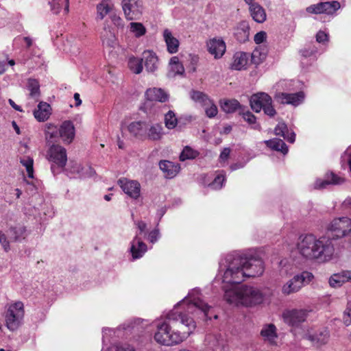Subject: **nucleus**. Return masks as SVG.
<instances>
[{
    "label": "nucleus",
    "mask_w": 351,
    "mask_h": 351,
    "mask_svg": "<svg viewBox=\"0 0 351 351\" xmlns=\"http://www.w3.org/2000/svg\"><path fill=\"white\" fill-rule=\"evenodd\" d=\"M210 308L202 300L199 289L191 290L172 310L155 321L154 339L167 346L182 343L195 329V318L207 319Z\"/></svg>",
    "instance_id": "obj_1"
},
{
    "label": "nucleus",
    "mask_w": 351,
    "mask_h": 351,
    "mask_svg": "<svg viewBox=\"0 0 351 351\" xmlns=\"http://www.w3.org/2000/svg\"><path fill=\"white\" fill-rule=\"evenodd\" d=\"M241 252L226 254L219 262L217 277L221 280L224 300L234 306H253L261 304L265 298L263 291L252 286L239 285L245 280Z\"/></svg>",
    "instance_id": "obj_2"
},
{
    "label": "nucleus",
    "mask_w": 351,
    "mask_h": 351,
    "mask_svg": "<svg viewBox=\"0 0 351 351\" xmlns=\"http://www.w3.org/2000/svg\"><path fill=\"white\" fill-rule=\"evenodd\" d=\"M297 251L306 261L325 263L332 258L335 247L329 238L307 234L299 237Z\"/></svg>",
    "instance_id": "obj_3"
},
{
    "label": "nucleus",
    "mask_w": 351,
    "mask_h": 351,
    "mask_svg": "<svg viewBox=\"0 0 351 351\" xmlns=\"http://www.w3.org/2000/svg\"><path fill=\"white\" fill-rule=\"evenodd\" d=\"M135 322L128 321L117 328H104L102 329L103 348L101 351H136L142 348L147 341L144 336H135L129 341H118L114 338L119 337L123 331H130L135 327Z\"/></svg>",
    "instance_id": "obj_4"
},
{
    "label": "nucleus",
    "mask_w": 351,
    "mask_h": 351,
    "mask_svg": "<svg viewBox=\"0 0 351 351\" xmlns=\"http://www.w3.org/2000/svg\"><path fill=\"white\" fill-rule=\"evenodd\" d=\"M313 278V274L307 271L296 274L283 284L281 288L282 293L285 295L295 293L300 291L303 287L309 284Z\"/></svg>",
    "instance_id": "obj_5"
},
{
    "label": "nucleus",
    "mask_w": 351,
    "mask_h": 351,
    "mask_svg": "<svg viewBox=\"0 0 351 351\" xmlns=\"http://www.w3.org/2000/svg\"><path fill=\"white\" fill-rule=\"evenodd\" d=\"M241 253L242 258L247 261V262L243 264L245 279L261 276L265 271L263 260L260 258L256 254H253L251 250L248 252Z\"/></svg>",
    "instance_id": "obj_6"
},
{
    "label": "nucleus",
    "mask_w": 351,
    "mask_h": 351,
    "mask_svg": "<svg viewBox=\"0 0 351 351\" xmlns=\"http://www.w3.org/2000/svg\"><path fill=\"white\" fill-rule=\"evenodd\" d=\"M47 158L51 163V169L55 175L62 169L67 162L66 150L62 146L53 144L47 150Z\"/></svg>",
    "instance_id": "obj_7"
},
{
    "label": "nucleus",
    "mask_w": 351,
    "mask_h": 351,
    "mask_svg": "<svg viewBox=\"0 0 351 351\" xmlns=\"http://www.w3.org/2000/svg\"><path fill=\"white\" fill-rule=\"evenodd\" d=\"M24 317V306L18 301L10 304L5 313V326L11 331H14L20 326Z\"/></svg>",
    "instance_id": "obj_8"
},
{
    "label": "nucleus",
    "mask_w": 351,
    "mask_h": 351,
    "mask_svg": "<svg viewBox=\"0 0 351 351\" xmlns=\"http://www.w3.org/2000/svg\"><path fill=\"white\" fill-rule=\"evenodd\" d=\"M328 230L337 239L346 237L351 233V219L347 217L334 219L328 225Z\"/></svg>",
    "instance_id": "obj_9"
},
{
    "label": "nucleus",
    "mask_w": 351,
    "mask_h": 351,
    "mask_svg": "<svg viewBox=\"0 0 351 351\" xmlns=\"http://www.w3.org/2000/svg\"><path fill=\"white\" fill-rule=\"evenodd\" d=\"M121 6L127 20H138L143 12L142 0H122Z\"/></svg>",
    "instance_id": "obj_10"
},
{
    "label": "nucleus",
    "mask_w": 351,
    "mask_h": 351,
    "mask_svg": "<svg viewBox=\"0 0 351 351\" xmlns=\"http://www.w3.org/2000/svg\"><path fill=\"white\" fill-rule=\"evenodd\" d=\"M147 130V124L143 121H134L121 124V132L123 134L128 132L132 136L141 141L145 140Z\"/></svg>",
    "instance_id": "obj_11"
},
{
    "label": "nucleus",
    "mask_w": 351,
    "mask_h": 351,
    "mask_svg": "<svg viewBox=\"0 0 351 351\" xmlns=\"http://www.w3.org/2000/svg\"><path fill=\"white\" fill-rule=\"evenodd\" d=\"M340 7L339 1H325L309 5L306 8V11L309 14L332 15Z\"/></svg>",
    "instance_id": "obj_12"
},
{
    "label": "nucleus",
    "mask_w": 351,
    "mask_h": 351,
    "mask_svg": "<svg viewBox=\"0 0 351 351\" xmlns=\"http://www.w3.org/2000/svg\"><path fill=\"white\" fill-rule=\"evenodd\" d=\"M308 316V311L304 309L285 310L282 315L286 324L292 327H298L304 322Z\"/></svg>",
    "instance_id": "obj_13"
},
{
    "label": "nucleus",
    "mask_w": 351,
    "mask_h": 351,
    "mask_svg": "<svg viewBox=\"0 0 351 351\" xmlns=\"http://www.w3.org/2000/svg\"><path fill=\"white\" fill-rule=\"evenodd\" d=\"M122 191L130 198L137 199L141 195V184L136 180L123 178L118 180Z\"/></svg>",
    "instance_id": "obj_14"
},
{
    "label": "nucleus",
    "mask_w": 351,
    "mask_h": 351,
    "mask_svg": "<svg viewBox=\"0 0 351 351\" xmlns=\"http://www.w3.org/2000/svg\"><path fill=\"white\" fill-rule=\"evenodd\" d=\"M305 95L302 91L295 93H287L278 92L274 95L276 101L281 104H290L298 106L301 104L304 99Z\"/></svg>",
    "instance_id": "obj_15"
},
{
    "label": "nucleus",
    "mask_w": 351,
    "mask_h": 351,
    "mask_svg": "<svg viewBox=\"0 0 351 351\" xmlns=\"http://www.w3.org/2000/svg\"><path fill=\"white\" fill-rule=\"evenodd\" d=\"M206 45L208 52L215 59L222 58L226 51V43L221 38H211L207 42Z\"/></svg>",
    "instance_id": "obj_16"
},
{
    "label": "nucleus",
    "mask_w": 351,
    "mask_h": 351,
    "mask_svg": "<svg viewBox=\"0 0 351 351\" xmlns=\"http://www.w3.org/2000/svg\"><path fill=\"white\" fill-rule=\"evenodd\" d=\"M270 102H273L271 96L263 92L254 94L250 99L251 108L255 112H260L265 106L269 104Z\"/></svg>",
    "instance_id": "obj_17"
},
{
    "label": "nucleus",
    "mask_w": 351,
    "mask_h": 351,
    "mask_svg": "<svg viewBox=\"0 0 351 351\" xmlns=\"http://www.w3.org/2000/svg\"><path fill=\"white\" fill-rule=\"evenodd\" d=\"M75 134V127L72 121H64L59 126V138L63 143L70 144L73 141Z\"/></svg>",
    "instance_id": "obj_18"
},
{
    "label": "nucleus",
    "mask_w": 351,
    "mask_h": 351,
    "mask_svg": "<svg viewBox=\"0 0 351 351\" xmlns=\"http://www.w3.org/2000/svg\"><path fill=\"white\" fill-rule=\"evenodd\" d=\"M343 182V178L331 172L326 173L323 178H317L314 183V189H323L330 184H341Z\"/></svg>",
    "instance_id": "obj_19"
},
{
    "label": "nucleus",
    "mask_w": 351,
    "mask_h": 351,
    "mask_svg": "<svg viewBox=\"0 0 351 351\" xmlns=\"http://www.w3.org/2000/svg\"><path fill=\"white\" fill-rule=\"evenodd\" d=\"M142 60L144 62L145 69L147 72L154 73L158 69V58L156 53L153 51H144L143 53Z\"/></svg>",
    "instance_id": "obj_20"
},
{
    "label": "nucleus",
    "mask_w": 351,
    "mask_h": 351,
    "mask_svg": "<svg viewBox=\"0 0 351 351\" xmlns=\"http://www.w3.org/2000/svg\"><path fill=\"white\" fill-rule=\"evenodd\" d=\"M147 251V245L136 235L131 241L130 252L132 260L141 258Z\"/></svg>",
    "instance_id": "obj_21"
},
{
    "label": "nucleus",
    "mask_w": 351,
    "mask_h": 351,
    "mask_svg": "<svg viewBox=\"0 0 351 351\" xmlns=\"http://www.w3.org/2000/svg\"><path fill=\"white\" fill-rule=\"evenodd\" d=\"M250 30L249 23L245 21H242L234 28L233 34L238 42L244 43L249 40Z\"/></svg>",
    "instance_id": "obj_22"
},
{
    "label": "nucleus",
    "mask_w": 351,
    "mask_h": 351,
    "mask_svg": "<svg viewBox=\"0 0 351 351\" xmlns=\"http://www.w3.org/2000/svg\"><path fill=\"white\" fill-rule=\"evenodd\" d=\"M204 344L207 349L215 351L224 350L226 341L220 335H208L205 338Z\"/></svg>",
    "instance_id": "obj_23"
},
{
    "label": "nucleus",
    "mask_w": 351,
    "mask_h": 351,
    "mask_svg": "<svg viewBox=\"0 0 351 351\" xmlns=\"http://www.w3.org/2000/svg\"><path fill=\"white\" fill-rule=\"evenodd\" d=\"M159 167L165 174V178L169 179L174 178L180 169L178 163H174L169 160H161L159 162Z\"/></svg>",
    "instance_id": "obj_24"
},
{
    "label": "nucleus",
    "mask_w": 351,
    "mask_h": 351,
    "mask_svg": "<svg viewBox=\"0 0 351 351\" xmlns=\"http://www.w3.org/2000/svg\"><path fill=\"white\" fill-rule=\"evenodd\" d=\"M247 5L250 15L254 21L262 23L266 21V12L259 3L254 1Z\"/></svg>",
    "instance_id": "obj_25"
},
{
    "label": "nucleus",
    "mask_w": 351,
    "mask_h": 351,
    "mask_svg": "<svg viewBox=\"0 0 351 351\" xmlns=\"http://www.w3.org/2000/svg\"><path fill=\"white\" fill-rule=\"evenodd\" d=\"M165 134L163 127L160 123H154L145 132V140L158 141L162 138Z\"/></svg>",
    "instance_id": "obj_26"
},
{
    "label": "nucleus",
    "mask_w": 351,
    "mask_h": 351,
    "mask_svg": "<svg viewBox=\"0 0 351 351\" xmlns=\"http://www.w3.org/2000/svg\"><path fill=\"white\" fill-rule=\"evenodd\" d=\"M29 232L26 227L21 224H17L9 228L8 234L10 239L16 242H21L25 239Z\"/></svg>",
    "instance_id": "obj_27"
},
{
    "label": "nucleus",
    "mask_w": 351,
    "mask_h": 351,
    "mask_svg": "<svg viewBox=\"0 0 351 351\" xmlns=\"http://www.w3.org/2000/svg\"><path fill=\"white\" fill-rule=\"evenodd\" d=\"M27 88L29 92L28 99L31 100L28 102V104H34L38 101L40 96V84L38 81L35 79H29L27 84Z\"/></svg>",
    "instance_id": "obj_28"
},
{
    "label": "nucleus",
    "mask_w": 351,
    "mask_h": 351,
    "mask_svg": "<svg viewBox=\"0 0 351 351\" xmlns=\"http://www.w3.org/2000/svg\"><path fill=\"white\" fill-rule=\"evenodd\" d=\"M51 114V108L50 105L46 102L40 101L37 108L34 111L35 119L40 121L43 122L49 119Z\"/></svg>",
    "instance_id": "obj_29"
},
{
    "label": "nucleus",
    "mask_w": 351,
    "mask_h": 351,
    "mask_svg": "<svg viewBox=\"0 0 351 351\" xmlns=\"http://www.w3.org/2000/svg\"><path fill=\"white\" fill-rule=\"evenodd\" d=\"M162 36L167 45V51L169 53H176L178 51L179 40L172 35L169 29H165L163 31Z\"/></svg>",
    "instance_id": "obj_30"
},
{
    "label": "nucleus",
    "mask_w": 351,
    "mask_h": 351,
    "mask_svg": "<svg viewBox=\"0 0 351 351\" xmlns=\"http://www.w3.org/2000/svg\"><path fill=\"white\" fill-rule=\"evenodd\" d=\"M308 339L313 345L319 346L326 344L329 338V332L326 328H322L317 332L313 335H308L306 337Z\"/></svg>",
    "instance_id": "obj_31"
},
{
    "label": "nucleus",
    "mask_w": 351,
    "mask_h": 351,
    "mask_svg": "<svg viewBox=\"0 0 351 351\" xmlns=\"http://www.w3.org/2000/svg\"><path fill=\"white\" fill-rule=\"evenodd\" d=\"M261 335L265 341L273 344L277 339L276 327L273 324L263 326L261 330Z\"/></svg>",
    "instance_id": "obj_32"
},
{
    "label": "nucleus",
    "mask_w": 351,
    "mask_h": 351,
    "mask_svg": "<svg viewBox=\"0 0 351 351\" xmlns=\"http://www.w3.org/2000/svg\"><path fill=\"white\" fill-rule=\"evenodd\" d=\"M248 54L245 52L238 51L233 56V62L231 64V69L241 71L245 69L248 62Z\"/></svg>",
    "instance_id": "obj_33"
},
{
    "label": "nucleus",
    "mask_w": 351,
    "mask_h": 351,
    "mask_svg": "<svg viewBox=\"0 0 351 351\" xmlns=\"http://www.w3.org/2000/svg\"><path fill=\"white\" fill-rule=\"evenodd\" d=\"M274 133L277 136H282L288 142L293 143L295 140L294 132H289L287 125L284 122H279L274 129Z\"/></svg>",
    "instance_id": "obj_34"
},
{
    "label": "nucleus",
    "mask_w": 351,
    "mask_h": 351,
    "mask_svg": "<svg viewBox=\"0 0 351 351\" xmlns=\"http://www.w3.org/2000/svg\"><path fill=\"white\" fill-rule=\"evenodd\" d=\"M145 97L150 101H158L160 102L166 101L169 96L162 88H149L145 92Z\"/></svg>",
    "instance_id": "obj_35"
},
{
    "label": "nucleus",
    "mask_w": 351,
    "mask_h": 351,
    "mask_svg": "<svg viewBox=\"0 0 351 351\" xmlns=\"http://www.w3.org/2000/svg\"><path fill=\"white\" fill-rule=\"evenodd\" d=\"M220 106L226 113H233L237 110H241L242 106L240 103L234 99H221L219 101Z\"/></svg>",
    "instance_id": "obj_36"
},
{
    "label": "nucleus",
    "mask_w": 351,
    "mask_h": 351,
    "mask_svg": "<svg viewBox=\"0 0 351 351\" xmlns=\"http://www.w3.org/2000/svg\"><path fill=\"white\" fill-rule=\"evenodd\" d=\"M264 143L271 149L280 152L284 155L288 153V147L281 139L274 138L271 140L265 141Z\"/></svg>",
    "instance_id": "obj_37"
},
{
    "label": "nucleus",
    "mask_w": 351,
    "mask_h": 351,
    "mask_svg": "<svg viewBox=\"0 0 351 351\" xmlns=\"http://www.w3.org/2000/svg\"><path fill=\"white\" fill-rule=\"evenodd\" d=\"M169 76H175L176 75H182L184 72V68L180 62L177 56L171 58L169 64Z\"/></svg>",
    "instance_id": "obj_38"
},
{
    "label": "nucleus",
    "mask_w": 351,
    "mask_h": 351,
    "mask_svg": "<svg viewBox=\"0 0 351 351\" xmlns=\"http://www.w3.org/2000/svg\"><path fill=\"white\" fill-rule=\"evenodd\" d=\"M101 39L103 45L106 47L112 48L117 44L115 35L110 29H104L101 34Z\"/></svg>",
    "instance_id": "obj_39"
},
{
    "label": "nucleus",
    "mask_w": 351,
    "mask_h": 351,
    "mask_svg": "<svg viewBox=\"0 0 351 351\" xmlns=\"http://www.w3.org/2000/svg\"><path fill=\"white\" fill-rule=\"evenodd\" d=\"M267 52V47L261 45L256 47L252 53V61L255 64H259L266 58Z\"/></svg>",
    "instance_id": "obj_40"
},
{
    "label": "nucleus",
    "mask_w": 351,
    "mask_h": 351,
    "mask_svg": "<svg viewBox=\"0 0 351 351\" xmlns=\"http://www.w3.org/2000/svg\"><path fill=\"white\" fill-rule=\"evenodd\" d=\"M113 8V3L110 0H104L97 6V17L102 20Z\"/></svg>",
    "instance_id": "obj_41"
},
{
    "label": "nucleus",
    "mask_w": 351,
    "mask_h": 351,
    "mask_svg": "<svg viewBox=\"0 0 351 351\" xmlns=\"http://www.w3.org/2000/svg\"><path fill=\"white\" fill-rule=\"evenodd\" d=\"M191 98L196 103H198L200 104L202 107L208 106L209 104H210L211 99L209 98V97L206 95L205 93L197 91V90H193L191 93Z\"/></svg>",
    "instance_id": "obj_42"
},
{
    "label": "nucleus",
    "mask_w": 351,
    "mask_h": 351,
    "mask_svg": "<svg viewBox=\"0 0 351 351\" xmlns=\"http://www.w3.org/2000/svg\"><path fill=\"white\" fill-rule=\"evenodd\" d=\"M72 169V171L76 173L80 177H92L95 174V170L91 167H82L80 164L77 163H75Z\"/></svg>",
    "instance_id": "obj_43"
},
{
    "label": "nucleus",
    "mask_w": 351,
    "mask_h": 351,
    "mask_svg": "<svg viewBox=\"0 0 351 351\" xmlns=\"http://www.w3.org/2000/svg\"><path fill=\"white\" fill-rule=\"evenodd\" d=\"M239 113L246 122L252 125V128L258 130H261V125L256 123V117L250 111L248 110H244L242 108Z\"/></svg>",
    "instance_id": "obj_44"
},
{
    "label": "nucleus",
    "mask_w": 351,
    "mask_h": 351,
    "mask_svg": "<svg viewBox=\"0 0 351 351\" xmlns=\"http://www.w3.org/2000/svg\"><path fill=\"white\" fill-rule=\"evenodd\" d=\"M143 62L142 58L138 59L134 56H132L130 57L128 60V67L134 73L139 74L142 72L143 69Z\"/></svg>",
    "instance_id": "obj_45"
},
{
    "label": "nucleus",
    "mask_w": 351,
    "mask_h": 351,
    "mask_svg": "<svg viewBox=\"0 0 351 351\" xmlns=\"http://www.w3.org/2000/svg\"><path fill=\"white\" fill-rule=\"evenodd\" d=\"M129 27L130 32L136 38L141 37L146 33V28L141 23L131 22L129 25Z\"/></svg>",
    "instance_id": "obj_46"
},
{
    "label": "nucleus",
    "mask_w": 351,
    "mask_h": 351,
    "mask_svg": "<svg viewBox=\"0 0 351 351\" xmlns=\"http://www.w3.org/2000/svg\"><path fill=\"white\" fill-rule=\"evenodd\" d=\"M165 127L169 130L174 129L177 126L178 119L173 111L169 110L165 114Z\"/></svg>",
    "instance_id": "obj_47"
},
{
    "label": "nucleus",
    "mask_w": 351,
    "mask_h": 351,
    "mask_svg": "<svg viewBox=\"0 0 351 351\" xmlns=\"http://www.w3.org/2000/svg\"><path fill=\"white\" fill-rule=\"evenodd\" d=\"M21 164L25 167L27 176L34 178V160L29 156H24L20 158Z\"/></svg>",
    "instance_id": "obj_48"
},
{
    "label": "nucleus",
    "mask_w": 351,
    "mask_h": 351,
    "mask_svg": "<svg viewBox=\"0 0 351 351\" xmlns=\"http://www.w3.org/2000/svg\"><path fill=\"white\" fill-rule=\"evenodd\" d=\"M199 155V152L197 150L192 149L189 146H186L180 155V159L182 161L186 160L194 159Z\"/></svg>",
    "instance_id": "obj_49"
},
{
    "label": "nucleus",
    "mask_w": 351,
    "mask_h": 351,
    "mask_svg": "<svg viewBox=\"0 0 351 351\" xmlns=\"http://www.w3.org/2000/svg\"><path fill=\"white\" fill-rule=\"evenodd\" d=\"M317 53V50L315 46H309L302 49L301 51V54L303 57V59L301 60L302 64L304 63V61L307 58H311L312 60H314Z\"/></svg>",
    "instance_id": "obj_50"
},
{
    "label": "nucleus",
    "mask_w": 351,
    "mask_h": 351,
    "mask_svg": "<svg viewBox=\"0 0 351 351\" xmlns=\"http://www.w3.org/2000/svg\"><path fill=\"white\" fill-rule=\"evenodd\" d=\"M226 180L225 175L223 173L219 174L214 180L209 184V186L215 190L220 189L222 188L223 183Z\"/></svg>",
    "instance_id": "obj_51"
},
{
    "label": "nucleus",
    "mask_w": 351,
    "mask_h": 351,
    "mask_svg": "<svg viewBox=\"0 0 351 351\" xmlns=\"http://www.w3.org/2000/svg\"><path fill=\"white\" fill-rule=\"evenodd\" d=\"M46 135L51 138H59V127L52 123H48L46 125Z\"/></svg>",
    "instance_id": "obj_52"
},
{
    "label": "nucleus",
    "mask_w": 351,
    "mask_h": 351,
    "mask_svg": "<svg viewBox=\"0 0 351 351\" xmlns=\"http://www.w3.org/2000/svg\"><path fill=\"white\" fill-rule=\"evenodd\" d=\"M205 109L206 114L209 118L215 117L218 113V109L217 106L214 104L213 101L211 99L210 104H209L208 106L204 107Z\"/></svg>",
    "instance_id": "obj_53"
},
{
    "label": "nucleus",
    "mask_w": 351,
    "mask_h": 351,
    "mask_svg": "<svg viewBox=\"0 0 351 351\" xmlns=\"http://www.w3.org/2000/svg\"><path fill=\"white\" fill-rule=\"evenodd\" d=\"M328 282L330 286L334 288L340 287L343 285L338 273L332 275L329 278Z\"/></svg>",
    "instance_id": "obj_54"
},
{
    "label": "nucleus",
    "mask_w": 351,
    "mask_h": 351,
    "mask_svg": "<svg viewBox=\"0 0 351 351\" xmlns=\"http://www.w3.org/2000/svg\"><path fill=\"white\" fill-rule=\"evenodd\" d=\"M160 238V233L158 228H155L149 232L147 239L152 244L156 243Z\"/></svg>",
    "instance_id": "obj_55"
},
{
    "label": "nucleus",
    "mask_w": 351,
    "mask_h": 351,
    "mask_svg": "<svg viewBox=\"0 0 351 351\" xmlns=\"http://www.w3.org/2000/svg\"><path fill=\"white\" fill-rule=\"evenodd\" d=\"M8 60V54L5 52H0V75H2L5 72V66Z\"/></svg>",
    "instance_id": "obj_56"
},
{
    "label": "nucleus",
    "mask_w": 351,
    "mask_h": 351,
    "mask_svg": "<svg viewBox=\"0 0 351 351\" xmlns=\"http://www.w3.org/2000/svg\"><path fill=\"white\" fill-rule=\"evenodd\" d=\"M51 7V10L53 14H58L61 10L60 0H52L49 2Z\"/></svg>",
    "instance_id": "obj_57"
},
{
    "label": "nucleus",
    "mask_w": 351,
    "mask_h": 351,
    "mask_svg": "<svg viewBox=\"0 0 351 351\" xmlns=\"http://www.w3.org/2000/svg\"><path fill=\"white\" fill-rule=\"evenodd\" d=\"M343 322L346 326L351 324V303L348 304L347 308L344 312Z\"/></svg>",
    "instance_id": "obj_58"
},
{
    "label": "nucleus",
    "mask_w": 351,
    "mask_h": 351,
    "mask_svg": "<svg viewBox=\"0 0 351 351\" xmlns=\"http://www.w3.org/2000/svg\"><path fill=\"white\" fill-rule=\"evenodd\" d=\"M0 243L5 252H8L10 250V243L6 235L1 231H0Z\"/></svg>",
    "instance_id": "obj_59"
},
{
    "label": "nucleus",
    "mask_w": 351,
    "mask_h": 351,
    "mask_svg": "<svg viewBox=\"0 0 351 351\" xmlns=\"http://www.w3.org/2000/svg\"><path fill=\"white\" fill-rule=\"evenodd\" d=\"M264 111V113L270 117H273L276 114V110L273 106L272 102H270L269 104L265 106V107L262 109Z\"/></svg>",
    "instance_id": "obj_60"
},
{
    "label": "nucleus",
    "mask_w": 351,
    "mask_h": 351,
    "mask_svg": "<svg viewBox=\"0 0 351 351\" xmlns=\"http://www.w3.org/2000/svg\"><path fill=\"white\" fill-rule=\"evenodd\" d=\"M316 40L319 43H324L328 41V34L324 31L319 30L316 34Z\"/></svg>",
    "instance_id": "obj_61"
},
{
    "label": "nucleus",
    "mask_w": 351,
    "mask_h": 351,
    "mask_svg": "<svg viewBox=\"0 0 351 351\" xmlns=\"http://www.w3.org/2000/svg\"><path fill=\"white\" fill-rule=\"evenodd\" d=\"M343 284L347 282H351V271L345 270L338 273Z\"/></svg>",
    "instance_id": "obj_62"
},
{
    "label": "nucleus",
    "mask_w": 351,
    "mask_h": 351,
    "mask_svg": "<svg viewBox=\"0 0 351 351\" xmlns=\"http://www.w3.org/2000/svg\"><path fill=\"white\" fill-rule=\"evenodd\" d=\"M266 38H267L266 32H263V31H261L255 34L254 40L256 44L260 45V44L263 43L266 40Z\"/></svg>",
    "instance_id": "obj_63"
},
{
    "label": "nucleus",
    "mask_w": 351,
    "mask_h": 351,
    "mask_svg": "<svg viewBox=\"0 0 351 351\" xmlns=\"http://www.w3.org/2000/svg\"><path fill=\"white\" fill-rule=\"evenodd\" d=\"M230 154V149L228 147H225L221 152L219 155V162L225 163L228 159Z\"/></svg>",
    "instance_id": "obj_64"
}]
</instances>
